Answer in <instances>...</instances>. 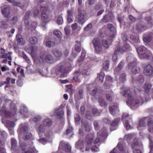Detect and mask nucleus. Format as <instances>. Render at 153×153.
Segmentation results:
<instances>
[{
    "label": "nucleus",
    "instance_id": "nucleus-1",
    "mask_svg": "<svg viewBox=\"0 0 153 153\" xmlns=\"http://www.w3.org/2000/svg\"><path fill=\"white\" fill-rule=\"evenodd\" d=\"M14 101L12 102L10 100H2L0 97V114L2 117H10L16 114V107Z\"/></svg>",
    "mask_w": 153,
    "mask_h": 153
},
{
    "label": "nucleus",
    "instance_id": "nucleus-2",
    "mask_svg": "<svg viewBox=\"0 0 153 153\" xmlns=\"http://www.w3.org/2000/svg\"><path fill=\"white\" fill-rule=\"evenodd\" d=\"M94 137V134L93 132L87 134L85 139L86 144L85 145V148L84 146L85 143L82 139H79L76 143V148L82 152L89 150L91 145Z\"/></svg>",
    "mask_w": 153,
    "mask_h": 153
},
{
    "label": "nucleus",
    "instance_id": "nucleus-3",
    "mask_svg": "<svg viewBox=\"0 0 153 153\" xmlns=\"http://www.w3.org/2000/svg\"><path fill=\"white\" fill-rule=\"evenodd\" d=\"M148 121V130L149 132L153 133V116H150L141 119L139 121L137 126V128L139 130L144 129L146 126V122Z\"/></svg>",
    "mask_w": 153,
    "mask_h": 153
},
{
    "label": "nucleus",
    "instance_id": "nucleus-4",
    "mask_svg": "<svg viewBox=\"0 0 153 153\" xmlns=\"http://www.w3.org/2000/svg\"><path fill=\"white\" fill-rule=\"evenodd\" d=\"M36 130L39 137H44L45 138L48 139H51L53 137V131L50 129L45 131V128L42 125H39Z\"/></svg>",
    "mask_w": 153,
    "mask_h": 153
},
{
    "label": "nucleus",
    "instance_id": "nucleus-5",
    "mask_svg": "<svg viewBox=\"0 0 153 153\" xmlns=\"http://www.w3.org/2000/svg\"><path fill=\"white\" fill-rule=\"evenodd\" d=\"M144 102H146L144 98H143L140 96H137L128 99L126 102L127 104L130 107H137L141 105Z\"/></svg>",
    "mask_w": 153,
    "mask_h": 153
},
{
    "label": "nucleus",
    "instance_id": "nucleus-6",
    "mask_svg": "<svg viewBox=\"0 0 153 153\" xmlns=\"http://www.w3.org/2000/svg\"><path fill=\"white\" fill-rule=\"evenodd\" d=\"M18 132L19 135L21 134H23V138L25 140L30 139L32 137V135L28 128L23 124L20 125Z\"/></svg>",
    "mask_w": 153,
    "mask_h": 153
},
{
    "label": "nucleus",
    "instance_id": "nucleus-7",
    "mask_svg": "<svg viewBox=\"0 0 153 153\" xmlns=\"http://www.w3.org/2000/svg\"><path fill=\"white\" fill-rule=\"evenodd\" d=\"M90 74V70L89 67L87 65L86 66L83 67L82 71V74L79 72H75L74 73V76L73 81H79V78L82 76L84 77L89 75Z\"/></svg>",
    "mask_w": 153,
    "mask_h": 153
},
{
    "label": "nucleus",
    "instance_id": "nucleus-8",
    "mask_svg": "<svg viewBox=\"0 0 153 153\" xmlns=\"http://www.w3.org/2000/svg\"><path fill=\"white\" fill-rule=\"evenodd\" d=\"M48 9L45 6H41L40 8L41 11L42 12L41 14V18L44 20L42 24V26L43 30H45L47 27V24L48 23V20L49 16L46 13L48 11Z\"/></svg>",
    "mask_w": 153,
    "mask_h": 153
},
{
    "label": "nucleus",
    "instance_id": "nucleus-9",
    "mask_svg": "<svg viewBox=\"0 0 153 153\" xmlns=\"http://www.w3.org/2000/svg\"><path fill=\"white\" fill-rule=\"evenodd\" d=\"M107 128H103L97 133V137L94 140V144L98 143L100 140H102L106 138L108 136Z\"/></svg>",
    "mask_w": 153,
    "mask_h": 153
},
{
    "label": "nucleus",
    "instance_id": "nucleus-10",
    "mask_svg": "<svg viewBox=\"0 0 153 153\" xmlns=\"http://www.w3.org/2000/svg\"><path fill=\"white\" fill-rule=\"evenodd\" d=\"M56 73L61 77H65L68 75V72L64 66L61 64L57 65L54 68Z\"/></svg>",
    "mask_w": 153,
    "mask_h": 153
},
{
    "label": "nucleus",
    "instance_id": "nucleus-11",
    "mask_svg": "<svg viewBox=\"0 0 153 153\" xmlns=\"http://www.w3.org/2000/svg\"><path fill=\"white\" fill-rule=\"evenodd\" d=\"M20 140V145L22 149L23 153H37L38 151L33 147V146H29L26 145L25 143H22Z\"/></svg>",
    "mask_w": 153,
    "mask_h": 153
},
{
    "label": "nucleus",
    "instance_id": "nucleus-12",
    "mask_svg": "<svg viewBox=\"0 0 153 153\" xmlns=\"http://www.w3.org/2000/svg\"><path fill=\"white\" fill-rule=\"evenodd\" d=\"M137 51L140 58H149L150 56L148 54V51H147L146 48L143 46L139 47L138 48H136Z\"/></svg>",
    "mask_w": 153,
    "mask_h": 153
},
{
    "label": "nucleus",
    "instance_id": "nucleus-13",
    "mask_svg": "<svg viewBox=\"0 0 153 153\" xmlns=\"http://www.w3.org/2000/svg\"><path fill=\"white\" fill-rule=\"evenodd\" d=\"M27 13L28 14L29 13L28 12H27L26 15H25V25L28 29H30L31 30H34L37 26V23L36 22H33L31 23L30 25L29 24V22L28 20V19L30 18V15H27Z\"/></svg>",
    "mask_w": 153,
    "mask_h": 153
},
{
    "label": "nucleus",
    "instance_id": "nucleus-14",
    "mask_svg": "<svg viewBox=\"0 0 153 153\" xmlns=\"http://www.w3.org/2000/svg\"><path fill=\"white\" fill-rule=\"evenodd\" d=\"M92 42L95 52L97 53H100L102 50V46L99 39H94Z\"/></svg>",
    "mask_w": 153,
    "mask_h": 153
},
{
    "label": "nucleus",
    "instance_id": "nucleus-15",
    "mask_svg": "<svg viewBox=\"0 0 153 153\" xmlns=\"http://www.w3.org/2000/svg\"><path fill=\"white\" fill-rule=\"evenodd\" d=\"M78 10V14L77 16V21L79 23L82 25L85 22V16L86 13L84 10H81L79 8Z\"/></svg>",
    "mask_w": 153,
    "mask_h": 153
},
{
    "label": "nucleus",
    "instance_id": "nucleus-16",
    "mask_svg": "<svg viewBox=\"0 0 153 153\" xmlns=\"http://www.w3.org/2000/svg\"><path fill=\"white\" fill-rule=\"evenodd\" d=\"M20 113L23 118H27L30 113L27 107L24 104H22L20 109Z\"/></svg>",
    "mask_w": 153,
    "mask_h": 153
},
{
    "label": "nucleus",
    "instance_id": "nucleus-17",
    "mask_svg": "<svg viewBox=\"0 0 153 153\" xmlns=\"http://www.w3.org/2000/svg\"><path fill=\"white\" fill-rule=\"evenodd\" d=\"M128 116V114L127 113H124L122 116V120L123 121L124 126L126 130H129L133 128L132 122L130 121H129L127 120H125V118Z\"/></svg>",
    "mask_w": 153,
    "mask_h": 153
},
{
    "label": "nucleus",
    "instance_id": "nucleus-18",
    "mask_svg": "<svg viewBox=\"0 0 153 153\" xmlns=\"http://www.w3.org/2000/svg\"><path fill=\"white\" fill-rule=\"evenodd\" d=\"M1 8L3 15L7 18L9 17L11 13L10 7L3 4H1Z\"/></svg>",
    "mask_w": 153,
    "mask_h": 153
},
{
    "label": "nucleus",
    "instance_id": "nucleus-19",
    "mask_svg": "<svg viewBox=\"0 0 153 153\" xmlns=\"http://www.w3.org/2000/svg\"><path fill=\"white\" fill-rule=\"evenodd\" d=\"M126 61L129 63L127 68H130L136 64V59L133 56L130 55L126 58Z\"/></svg>",
    "mask_w": 153,
    "mask_h": 153
},
{
    "label": "nucleus",
    "instance_id": "nucleus-20",
    "mask_svg": "<svg viewBox=\"0 0 153 153\" xmlns=\"http://www.w3.org/2000/svg\"><path fill=\"white\" fill-rule=\"evenodd\" d=\"M59 146L61 147L62 150L66 152H70L71 150V148L70 146L68 143L64 141L60 142Z\"/></svg>",
    "mask_w": 153,
    "mask_h": 153
},
{
    "label": "nucleus",
    "instance_id": "nucleus-21",
    "mask_svg": "<svg viewBox=\"0 0 153 153\" xmlns=\"http://www.w3.org/2000/svg\"><path fill=\"white\" fill-rule=\"evenodd\" d=\"M153 68L150 65H148L144 67V73L145 75L147 76L151 75L152 73Z\"/></svg>",
    "mask_w": 153,
    "mask_h": 153
},
{
    "label": "nucleus",
    "instance_id": "nucleus-22",
    "mask_svg": "<svg viewBox=\"0 0 153 153\" xmlns=\"http://www.w3.org/2000/svg\"><path fill=\"white\" fill-rule=\"evenodd\" d=\"M121 88L122 89L123 88V95L124 97H128V99L132 97V92L131 91L130 89H129L128 88L126 87H123V88Z\"/></svg>",
    "mask_w": 153,
    "mask_h": 153
},
{
    "label": "nucleus",
    "instance_id": "nucleus-23",
    "mask_svg": "<svg viewBox=\"0 0 153 153\" xmlns=\"http://www.w3.org/2000/svg\"><path fill=\"white\" fill-rule=\"evenodd\" d=\"M147 25L144 22L140 21L136 25L137 29L140 31H143L146 30Z\"/></svg>",
    "mask_w": 153,
    "mask_h": 153
},
{
    "label": "nucleus",
    "instance_id": "nucleus-24",
    "mask_svg": "<svg viewBox=\"0 0 153 153\" xmlns=\"http://www.w3.org/2000/svg\"><path fill=\"white\" fill-rule=\"evenodd\" d=\"M5 124L6 127L8 128H13L15 126V123L13 121L10 120L7 121ZM9 129L10 131V134H13L14 133V131L13 130V129Z\"/></svg>",
    "mask_w": 153,
    "mask_h": 153
},
{
    "label": "nucleus",
    "instance_id": "nucleus-25",
    "mask_svg": "<svg viewBox=\"0 0 153 153\" xmlns=\"http://www.w3.org/2000/svg\"><path fill=\"white\" fill-rule=\"evenodd\" d=\"M108 28L111 32L109 36V39L110 40L112 39L113 38L115 37L116 34V32L114 31V28L113 25L110 24L108 25Z\"/></svg>",
    "mask_w": 153,
    "mask_h": 153
},
{
    "label": "nucleus",
    "instance_id": "nucleus-26",
    "mask_svg": "<svg viewBox=\"0 0 153 153\" xmlns=\"http://www.w3.org/2000/svg\"><path fill=\"white\" fill-rule=\"evenodd\" d=\"M143 39L145 42L148 43L150 42L153 39V33L150 32L144 34Z\"/></svg>",
    "mask_w": 153,
    "mask_h": 153
},
{
    "label": "nucleus",
    "instance_id": "nucleus-27",
    "mask_svg": "<svg viewBox=\"0 0 153 153\" xmlns=\"http://www.w3.org/2000/svg\"><path fill=\"white\" fill-rule=\"evenodd\" d=\"M59 108H56L54 110V111L51 113V116H53L55 115L56 113V115L58 118H63L64 115V111L63 110H61L57 113L59 110Z\"/></svg>",
    "mask_w": 153,
    "mask_h": 153
},
{
    "label": "nucleus",
    "instance_id": "nucleus-28",
    "mask_svg": "<svg viewBox=\"0 0 153 153\" xmlns=\"http://www.w3.org/2000/svg\"><path fill=\"white\" fill-rule=\"evenodd\" d=\"M151 87V86L150 84L146 83L145 85V90L146 92V93L144 98L145 99V101H147L150 98V96L148 93L149 92Z\"/></svg>",
    "mask_w": 153,
    "mask_h": 153
},
{
    "label": "nucleus",
    "instance_id": "nucleus-29",
    "mask_svg": "<svg viewBox=\"0 0 153 153\" xmlns=\"http://www.w3.org/2000/svg\"><path fill=\"white\" fill-rule=\"evenodd\" d=\"M113 82L112 78L109 76H107L104 83V86L106 88H109L112 86Z\"/></svg>",
    "mask_w": 153,
    "mask_h": 153
},
{
    "label": "nucleus",
    "instance_id": "nucleus-30",
    "mask_svg": "<svg viewBox=\"0 0 153 153\" xmlns=\"http://www.w3.org/2000/svg\"><path fill=\"white\" fill-rule=\"evenodd\" d=\"M82 128L79 129V133H82L83 132L84 130L88 131L91 130V125L88 123H86L84 124L82 123Z\"/></svg>",
    "mask_w": 153,
    "mask_h": 153
},
{
    "label": "nucleus",
    "instance_id": "nucleus-31",
    "mask_svg": "<svg viewBox=\"0 0 153 153\" xmlns=\"http://www.w3.org/2000/svg\"><path fill=\"white\" fill-rule=\"evenodd\" d=\"M109 110L111 114H115L118 113L119 111L118 105L116 104H114L113 105L110 107Z\"/></svg>",
    "mask_w": 153,
    "mask_h": 153
},
{
    "label": "nucleus",
    "instance_id": "nucleus-32",
    "mask_svg": "<svg viewBox=\"0 0 153 153\" xmlns=\"http://www.w3.org/2000/svg\"><path fill=\"white\" fill-rule=\"evenodd\" d=\"M118 148L122 153H128V150L126 149V145L124 144H122L119 143L116 148V150Z\"/></svg>",
    "mask_w": 153,
    "mask_h": 153
},
{
    "label": "nucleus",
    "instance_id": "nucleus-33",
    "mask_svg": "<svg viewBox=\"0 0 153 153\" xmlns=\"http://www.w3.org/2000/svg\"><path fill=\"white\" fill-rule=\"evenodd\" d=\"M52 52L57 59H59L62 57V54L61 51L56 49H53L52 50Z\"/></svg>",
    "mask_w": 153,
    "mask_h": 153
},
{
    "label": "nucleus",
    "instance_id": "nucleus-34",
    "mask_svg": "<svg viewBox=\"0 0 153 153\" xmlns=\"http://www.w3.org/2000/svg\"><path fill=\"white\" fill-rule=\"evenodd\" d=\"M52 124V122L51 120L49 118H46L44 119L41 124L39 125H42L44 128H45V126L49 127L51 126Z\"/></svg>",
    "mask_w": 153,
    "mask_h": 153
},
{
    "label": "nucleus",
    "instance_id": "nucleus-35",
    "mask_svg": "<svg viewBox=\"0 0 153 153\" xmlns=\"http://www.w3.org/2000/svg\"><path fill=\"white\" fill-rule=\"evenodd\" d=\"M88 90H89V94L92 95V96H94L95 95L97 91V88L93 86L92 84H89L88 86Z\"/></svg>",
    "mask_w": 153,
    "mask_h": 153
},
{
    "label": "nucleus",
    "instance_id": "nucleus-36",
    "mask_svg": "<svg viewBox=\"0 0 153 153\" xmlns=\"http://www.w3.org/2000/svg\"><path fill=\"white\" fill-rule=\"evenodd\" d=\"M81 51L80 47L77 45H75L73 49L72 54L73 58L75 57Z\"/></svg>",
    "mask_w": 153,
    "mask_h": 153
},
{
    "label": "nucleus",
    "instance_id": "nucleus-37",
    "mask_svg": "<svg viewBox=\"0 0 153 153\" xmlns=\"http://www.w3.org/2000/svg\"><path fill=\"white\" fill-rule=\"evenodd\" d=\"M16 39L18 45H23L25 43V41L20 34H18L16 35Z\"/></svg>",
    "mask_w": 153,
    "mask_h": 153
},
{
    "label": "nucleus",
    "instance_id": "nucleus-38",
    "mask_svg": "<svg viewBox=\"0 0 153 153\" xmlns=\"http://www.w3.org/2000/svg\"><path fill=\"white\" fill-rule=\"evenodd\" d=\"M25 49L27 53L32 54L36 51L37 47L35 46H33L31 48H29L28 46H27L25 48Z\"/></svg>",
    "mask_w": 153,
    "mask_h": 153
},
{
    "label": "nucleus",
    "instance_id": "nucleus-39",
    "mask_svg": "<svg viewBox=\"0 0 153 153\" xmlns=\"http://www.w3.org/2000/svg\"><path fill=\"white\" fill-rule=\"evenodd\" d=\"M128 43L125 44V45L122 48H119L120 49L119 52L120 53H123L124 52L128 50H130L131 48L128 44H127Z\"/></svg>",
    "mask_w": 153,
    "mask_h": 153
},
{
    "label": "nucleus",
    "instance_id": "nucleus-40",
    "mask_svg": "<svg viewBox=\"0 0 153 153\" xmlns=\"http://www.w3.org/2000/svg\"><path fill=\"white\" fill-rule=\"evenodd\" d=\"M124 65V63L122 62H121L118 65L117 68L114 70V74L115 75V77L116 80H117V76L116 75V73L119 71L122 68Z\"/></svg>",
    "mask_w": 153,
    "mask_h": 153
},
{
    "label": "nucleus",
    "instance_id": "nucleus-41",
    "mask_svg": "<svg viewBox=\"0 0 153 153\" xmlns=\"http://www.w3.org/2000/svg\"><path fill=\"white\" fill-rule=\"evenodd\" d=\"M136 64L133 66L131 68H128V70H131V72L133 74L139 73L140 71V68L135 65Z\"/></svg>",
    "mask_w": 153,
    "mask_h": 153
},
{
    "label": "nucleus",
    "instance_id": "nucleus-42",
    "mask_svg": "<svg viewBox=\"0 0 153 153\" xmlns=\"http://www.w3.org/2000/svg\"><path fill=\"white\" fill-rule=\"evenodd\" d=\"M11 148L12 149L15 151L17 150V142L16 140L14 138L11 139Z\"/></svg>",
    "mask_w": 153,
    "mask_h": 153
},
{
    "label": "nucleus",
    "instance_id": "nucleus-43",
    "mask_svg": "<svg viewBox=\"0 0 153 153\" xmlns=\"http://www.w3.org/2000/svg\"><path fill=\"white\" fill-rule=\"evenodd\" d=\"M45 60L49 63H52L54 62V59L51 54H48L46 55Z\"/></svg>",
    "mask_w": 153,
    "mask_h": 153
},
{
    "label": "nucleus",
    "instance_id": "nucleus-44",
    "mask_svg": "<svg viewBox=\"0 0 153 153\" xmlns=\"http://www.w3.org/2000/svg\"><path fill=\"white\" fill-rule=\"evenodd\" d=\"M142 143L140 142V139H135L133 141V144H132V148H134V146H141Z\"/></svg>",
    "mask_w": 153,
    "mask_h": 153
},
{
    "label": "nucleus",
    "instance_id": "nucleus-45",
    "mask_svg": "<svg viewBox=\"0 0 153 153\" xmlns=\"http://www.w3.org/2000/svg\"><path fill=\"white\" fill-rule=\"evenodd\" d=\"M98 102L100 105L102 107H104L107 105L106 103L103 98L102 97H100Z\"/></svg>",
    "mask_w": 153,
    "mask_h": 153
},
{
    "label": "nucleus",
    "instance_id": "nucleus-46",
    "mask_svg": "<svg viewBox=\"0 0 153 153\" xmlns=\"http://www.w3.org/2000/svg\"><path fill=\"white\" fill-rule=\"evenodd\" d=\"M102 9V6L100 4H98L95 7V9L96 10H100L97 14V16H99L101 15L104 12L103 10Z\"/></svg>",
    "mask_w": 153,
    "mask_h": 153
},
{
    "label": "nucleus",
    "instance_id": "nucleus-47",
    "mask_svg": "<svg viewBox=\"0 0 153 153\" xmlns=\"http://www.w3.org/2000/svg\"><path fill=\"white\" fill-rule=\"evenodd\" d=\"M120 49L119 48L116 49L114 52V54L112 56V59L114 62L116 61L117 59V54H119L120 52H119Z\"/></svg>",
    "mask_w": 153,
    "mask_h": 153
},
{
    "label": "nucleus",
    "instance_id": "nucleus-48",
    "mask_svg": "<svg viewBox=\"0 0 153 153\" xmlns=\"http://www.w3.org/2000/svg\"><path fill=\"white\" fill-rule=\"evenodd\" d=\"M110 63L109 61L106 60L103 63L102 68L105 70H107L109 67Z\"/></svg>",
    "mask_w": 153,
    "mask_h": 153
},
{
    "label": "nucleus",
    "instance_id": "nucleus-49",
    "mask_svg": "<svg viewBox=\"0 0 153 153\" xmlns=\"http://www.w3.org/2000/svg\"><path fill=\"white\" fill-rule=\"evenodd\" d=\"M12 53V52H9L7 53H4L1 56V57L3 58H7L8 59L11 60H12L11 55Z\"/></svg>",
    "mask_w": 153,
    "mask_h": 153
},
{
    "label": "nucleus",
    "instance_id": "nucleus-50",
    "mask_svg": "<svg viewBox=\"0 0 153 153\" xmlns=\"http://www.w3.org/2000/svg\"><path fill=\"white\" fill-rule=\"evenodd\" d=\"M71 28L73 30L76 32H79L81 29L80 28L78 27L77 24L76 23L72 25Z\"/></svg>",
    "mask_w": 153,
    "mask_h": 153
},
{
    "label": "nucleus",
    "instance_id": "nucleus-51",
    "mask_svg": "<svg viewBox=\"0 0 153 153\" xmlns=\"http://www.w3.org/2000/svg\"><path fill=\"white\" fill-rule=\"evenodd\" d=\"M38 39L35 36H32L30 37L29 39V42L32 44L34 45L37 43L38 42Z\"/></svg>",
    "mask_w": 153,
    "mask_h": 153
},
{
    "label": "nucleus",
    "instance_id": "nucleus-52",
    "mask_svg": "<svg viewBox=\"0 0 153 153\" xmlns=\"http://www.w3.org/2000/svg\"><path fill=\"white\" fill-rule=\"evenodd\" d=\"M27 12H28L29 13H27V15H30L31 16H33L34 17L38 16L39 15V11L38 9H36L34 11H33V14L31 13V14H30V11H27L26 13L25 14V15H26V13H27ZM29 17H30V16H29Z\"/></svg>",
    "mask_w": 153,
    "mask_h": 153
},
{
    "label": "nucleus",
    "instance_id": "nucleus-53",
    "mask_svg": "<svg viewBox=\"0 0 153 153\" xmlns=\"http://www.w3.org/2000/svg\"><path fill=\"white\" fill-rule=\"evenodd\" d=\"M0 27L2 28H6L10 26L8 24L7 22H0Z\"/></svg>",
    "mask_w": 153,
    "mask_h": 153
},
{
    "label": "nucleus",
    "instance_id": "nucleus-54",
    "mask_svg": "<svg viewBox=\"0 0 153 153\" xmlns=\"http://www.w3.org/2000/svg\"><path fill=\"white\" fill-rule=\"evenodd\" d=\"M40 138L38 140V141L43 145L45 144L48 141V139H46L44 137Z\"/></svg>",
    "mask_w": 153,
    "mask_h": 153
},
{
    "label": "nucleus",
    "instance_id": "nucleus-55",
    "mask_svg": "<svg viewBox=\"0 0 153 153\" xmlns=\"http://www.w3.org/2000/svg\"><path fill=\"white\" fill-rule=\"evenodd\" d=\"M133 136L134 134H126L124 136V140L128 142L133 138Z\"/></svg>",
    "mask_w": 153,
    "mask_h": 153
},
{
    "label": "nucleus",
    "instance_id": "nucleus-56",
    "mask_svg": "<svg viewBox=\"0 0 153 153\" xmlns=\"http://www.w3.org/2000/svg\"><path fill=\"white\" fill-rule=\"evenodd\" d=\"M16 79L14 78H11L10 77H7L6 78V83L9 84L10 82L12 84H14L15 83Z\"/></svg>",
    "mask_w": 153,
    "mask_h": 153
},
{
    "label": "nucleus",
    "instance_id": "nucleus-57",
    "mask_svg": "<svg viewBox=\"0 0 153 153\" xmlns=\"http://www.w3.org/2000/svg\"><path fill=\"white\" fill-rule=\"evenodd\" d=\"M53 34L58 38H60L62 36V34L61 31L58 29H55L53 30Z\"/></svg>",
    "mask_w": 153,
    "mask_h": 153
},
{
    "label": "nucleus",
    "instance_id": "nucleus-58",
    "mask_svg": "<svg viewBox=\"0 0 153 153\" xmlns=\"http://www.w3.org/2000/svg\"><path fill=\"white\" fill-rule=\"evenodd\" d=\"M149 138L150 142V146L151 148L149 153H153V138L152 137H149Z\"/></svg>",
    "mask_w": 153,
    "mask_h": 153
},
{
    "label": "nucleus",
    "instance_id": "nucleus-59",
    "mask_svg": "<svg viewBox=\"0 0 153 153\" xmlns=\"http://www.w3.org/2000/svg\"><path fill=\"white\" fill-rule=\"evenodd\" d=\"M46 46L49 48L53 47L55 45V43L50 40L46 42Z\"/></svg>",
    "mask_w": 153,
    "mask_h": 153
},
{
    "label": "nucleus",
    "instance_id": "nucleus-60",
    "mask_svg": "<svg viewBox=\"0 0 153 153\" xmlns=\"http://www.w3.org/2000/svg\"><path fill=\"white\" fill-rule=\"evenodd\" d=\"M83 90L82 89H80L78 93L76 95L79 99H81L83 97Z\"/></svg>",
    "mask_w": 153,
    "mask_h": 153
},
{
    "label": "nucleus",
    "instance_id": "nucleus-61",
    "mask_svg": "<svg viewBox=\"0 0 153 153\" xmlns=\"http://www.w3.org/2000/svg\"><path fill=\"white\" fill-rule=\"evenodd\" d=\"M8 2L13 4L14 6H17L20 7H21V3L15 1V0H7Z\"/></svg>",
    "mask_w": 153,
    "mask_h": 153
},
{
    "label": "nucleus",
    "instance_id": "nucleus-62",
    "mask_svg": "<svg viewBox=\"0 0 153 153\" xmlns=\"http://www.w3.org/2000/svg\"><path fill=\"white\" fill-rule=\"evenodd\" d=\"M85 115L86 117L88 120H90L92 118V115L91 112L89 110L87 111Z\"/></svg>",
    "mask_w": 153,
    "mask_h": 153
},
{
    "label": "nucleus",
    "instance_id": "nucleus-63",
    "mask_svg": "<svg viewBox=\"0 0 153 153\" xmlns=\"http://www.w3.org/2000/svg\"><path fill=\"white\" fill-rule=\"evenodd\" d=\"M104 76V74L103 72H101L100 74H98V77H99L100 81L101 82H102L103 81Z\"/></svg>",
    "mask_w": 153,
    "mask_h": 153
},
{
    "label": "nucleus",
    "instance_id": "nucleus-64",
    "mask_svg": "<svg viewBox=\"0 0 153 153\" xmlns=\"http://www.w3.org/2000/svg\"><path fill=\"white\" fill-rule=\"evenodd\" d=\"M119 79L121 82H124L126 80V75L125 73H122L119 76Z\"/></svg>",
    "mask_w": 153,
    "mask_h": 153
}]
</instances>
